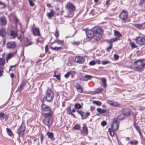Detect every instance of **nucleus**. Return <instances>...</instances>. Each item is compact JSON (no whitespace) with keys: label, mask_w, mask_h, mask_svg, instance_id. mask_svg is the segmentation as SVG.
Instances as JSON below:
<instances>
[{"label":"nucleus","mask_w":145,"mask_h":145,"mask_svg":"<svg viewBox=\"0 0 145 145\" xmlns=\"http://www.w3.org/2000/svg\"><path fill=\"white\" fill-rule=\"evenodd\" d=\"M41 107L42 112H45L42 114V115L44 117L52 116L53 112L49 106H47L44 103H42Z\"/></svg>","instance_id":"nucleus-1"},{"label":"nucleus","mask_w":145,"mask_h":145,"mask_svg":"<svg viewBox=\"0 0 145 145\" xmlns=\"http://www.w3.org/2000/svg\"><path fill=\"white\" fill-rule=\"evenodd\" d=\"M119 17L123 23H127L131 21L130 18L128 13L125 10H123L121 12Z\"/></svg>","instance_id":"nucleus-2"},{"label":"nucleus","mask_w":145,"mask_h":145,"mask_svg":"<svg viewBox=\"0 0 145 145\" xmlns=\"http://www.w3.org/2000/svg\"><path fill=\"white\" fill-rule=\"evenodd\" d=\"M94 34V39L96 40H99L101 37V33L102 29L99 27H95L93 29Z\"/></svg>","instance_id":"nucleus-3"},{"label":"nucleus","mask_w":145,"mask_h":145,"mask_svg":"<svg viewBox=\"0 0 145 145\" xmlns=\"http://www.w3.org/2000/svg\"><path fill=\"white\" fill-rule=\"evenodd\" d=\"M54 93L53 90L50 89H48L46 92L45 99L48 102L53 100Z\"/></svg>","instance_id":"nucleus-4"},{"label":"nucleus","mask_w":145,"mask_h":145,"mask_svg":"<svg viewBox=\"0 0 145 145\" xmlns=\"http://www.w3.org/2000/svg\"><path fill=\"white\" fill-rule=\"evenodd\" d=\"M26 127L24 124L22 123L18 129L17 133L19 137H23L24 136Z\"/></svg>","instance_id":"nucleus-5"},{"label":"nucleus","mask_w":145,"mask_h":145,"mask_svg":"<svg viewBox=\"0 0 145 145\" xmlns=\"http://www.w3.org/2000/svg\"><path fill=\"white\" fill-rule=\"evenodd\" d=\"M135 40L136 43L140 45L145 44V35H143L137 37Z\"/></svg>","instance_id":"nucleus-6"},{"label":"nucleus","mask_w":145,"mask_h":145,"mask_svg":"<svg viewBox=\"0 0 145 145\" xmlns=\"http://www.w3.org/2000/svg\"><path fill=\"white\" fill-rule=\"evenodd\" d=\"M76 112L81 116L82 120L86 119L90 115V112H86L85 114H84V112L81 110H77Z\"/></svg>","instance_id":"nucleus-7"},{"label":"nucleus","mask_w":145,"mask_h":145,"mask_svg":"<svg viewBox=\"0 0 145 145\" xmlns=\"http://www.w3.org/2000/svg\"><path fill=\"white\" fill-rule=\"evenodd\" d=\"M85 60V58L84 57L77 56L75 57L74 59V61L77 63L82 64L84 63Z\"/></svg>","instance_id":"nucleus-8"},{"label":"nucleus","mask_w":145,"mask_h":145,"mask_svg":"<svg viewBox=\"0 0 145 145\" xmlns=\"http://www.w3.org/2000/svg\"><path fill=\"white\" fill-rule=\"evenodd\" d=\"M32 31L33 35L35 36H40L41 34L39 28L33 27Z\"/></svg>","instance_id":"nucleus-9"},{"label":"nucleus","mask_w":145,"mask_h":145,"mask_svg":"<svg viewBox=\"0 0 145 145\" xmlns=\"http://www.w3.org/2000/svg\"><path fill=\"white\" fill-rule=\"evenodd\" d=\"M52 116H49L47 117H44L45 119L43 121L44 124L49 127L51 126L53 123V121L50 120V118Z\"/></svg>","instance_id":"nucleus-10"},{"label":"nucleus","mask_w":145,"mask_h":145,"mask_svg":"<svg viewBox=\"0 0 145 145\" xmlns=\"http://www.w3.org/2000/svg\"><path fill=\"white\" fill-rule=\"evenodd\" d=\"M107 103L110 105L114 107H120L121 106V105L120 103L112 100H108Z\"/></svg>","instance_id":"nucleus-11"},{"label":"nucleus","mask_w":145,"mask_h":145,"mask_svg":"<svg viewBox=\"0 0 145 145\" xmlns=\"http://www.w3.org/2000/svg\"><path fill=\"white\" fill-rule=\"evenodd\" d=\"M16 45L14 41L8 42L7 43V48L8 49H14L16 47Z\"/></svg>","instance_id":"nucleus-12"},{"label":"nucleus","mask_w":145,"mask_h":145,"mask_svg":"<svg viewBox=\"0 0 145 145\" xmlns=\"http://www.w3.org/2000/svg\"><path fill=\"white\" fill-rule=\"evenodd\" d=\"M86 33L88 37L92 38H94V34L93 30H88L86 31Z\"/></svg>","instance_id":"nucleus-13"},{"label":"nucleus","mask_w":145,"mask_h":145,"mask_svg":"<svg viewBox=\"0 0 145 145\" xmlns=\"http://www.w3.org/2000/svg\"><path fill=\"white\" fill-rule=\"evenodd\" d=\"M93 76L90 75L86 74L84 76H82L80 80L83 81H87L88 80H90L93 78Z\"/></svg>","instance_id":"nucleus-14"},{"label":"nucleus","mask_w":145,"mask_h":145,"mask_svg":"<svg viewBox=\"0 0 145 145\" xmlns=\"http://www.w3.org/2000/svg\"><path fill=\"white\" fill-rule=\"evenodd\" d=\"M10 36L12 39L15 38L18 35L17 31L13 30L10 31Z\"/></svg>","instance_id":"nucleus-15"},{"label":"nucleus","mask_w":145,"mask_h":145,"mask_svg":"<svg viewBox=\"0 0 145 145\" xmlns=\"http://www.w3.org/2000/svg\"><path fill=\"white\" fill-rule=\"evenodd\" d=\"M76 89L78 92L82 93H83V88L78 83H77L75 86Z\"/></svg>","instance_id":"nucleus-16"},{"label":"nucleus","mask_w":145,"mask_h":145,"mask_svg":"<svg viewBox=\"0 0 145 145\" xmlns=\"http://www.w3.org/2000/svg\"><path fill=\"white\" fill-rule=\"evenodd\" d=\"M16 52L17 51H16V52L13 53H9L7 54L6 58L7 62H8L9 59H10L15 56L16 53Z\"/></svg>","instance_id":"nucleus-17"},{"label":"nucleus","mask_w":145,"mask_h":145,"mask_svg":"<svg viewBox=\"0 0 145 145\" xmlns=\"http://www.w3.org/2000/svg\"><path fill=\"white\" fill-rule=\"evenodd\" d=\"M46 135H47L48 138H50V139L53 141L55 140V138L54 137V134L53 132H49L48 131Z\"/></svg>","instance_id":"nucleus-18"},{"label":"nucleus","mask_w":145,"mask_h":145,"mask_svg":"<svg viewBox=\"0 0 145 145\" xmlns=\"http://www.w3.org/2000/svg\"><path fill=\"white\" fill-rule=\"evenodd\" d=\"M26 85V83L25 81H23L18 86L17 90L18 91L21 92L23 89V88Z\"/></svg>","instance_id":"nucleus-19"},{"label":"nucleus","mask_w":145,"mask_h":145,"mask_svg":"<svg viewBox=\"0 0 145 145\" xmlns=\"http://www.w3.org/2000/svg\"><path fill=\"white\" fill-rule=\"evenodd\" d=\"M67 7L69 10L74 11L75 10V7L71 3H69L67 5Z\"/></svg>","instance_id":"nucleus-20"},{"label":"nucleus","mask_w":145,"mask_h":145,"mask_svg":"<svg viewBox=\"0 0 145 145\" xmlns=\"http://www.w3.org/2000/svg\"><path fill=\"white\" fill-rule=\"evenodd\" d=\"M7 35V31L5 28H1L0 29V36L4 37Z\"/></svg>","instance_id":"nucleus-21"},{"label":"nucleus","mask_w":145,"mask_h":145,"mask_svg":"<svg viewBox=\"0 0 145 145\" xmlns=\"http://www.w3.org/2000/svg\"><path fill=\"white\" fill-rule=\"evenodd\" d=\"M56 43L57 44L63 46L65 45V43L63 40L57 39L53 43Z\"/></svg>","instance_id":"nucleus-22"},{"label":"nucleus","mask_w":145,"mask_h":145,"mask_svg":"<svg viewBox=\"0 0 145 145\" xmlns=\"http://www.w3.org/2000/svg\"><path fill=\"white\" fill-rule=\"evenodd\" d=\"M55 13V12L53 10L51 9L50 12L47 13V16L49 19H51L52 17L54 16Z\"/></svg>","instance_id":"nucleus-23"},{"label":"nucleus","mask_w":145,"mask_h":145,"mask_svg":"<svg viewBox=\"0 0 145 145\" xmlns=\"http://www.w3.org/2000/svg\"><path fill=\"white\" fill-rule=\"evenodd\" d=\"M0 24L1 25L5 26L7 23V21L5 17H1L0 18Z\"/></svg>","instance_id":"nucleus-24"},{"label":"nucleus","mask_w":145,"mask_h":145,"mask_svg":"<svg viewBox=\"0 0 145 145\" xmlns=\"http://www.w3.org/2000/svg\"><path fill=\"white\" fill-rule=\"evenodd\" d=\"M135 68L136 71L138 72H141L144 69L142 65H139L136 66L135 67Z\"/></svg>","instance_id":"nucleus-25"},{"label":"nucleus","mask_w":145,"mask_h":145,"mask_svg":"<svg viewBox=\"0 0 145 145\" xmlns=\"http://www.w3.org/2000/svg\"><path fill=\"white\" fill-rule=\"evenodd\" d=\"M119 124H113L111 125V129L114 131H116L118 130L119 127Z\"/></svg>","instance_id":"nucleus-26"},{"label":"nucleus","mask_w":145,"mask_h":145,"mask_svg":"<svg viewBox=\"0 0 145 145\" xmlns=\"http://www.w3.org/2000/svg\"><path fill=\"white\" fill-rule=\"evenodd\" d=\"M102 82V86L104 88H106L107 87L106 80L105 78H102L101 79Z\"/></svg>","instance_id":"nucleus-27"},{"label":"nucleus","mask_w":145,"mask_h":145,"mask_svg":"<svg viewBox=\"0 0 145 145\" xmlns=\"http://www.w3.org/2000/svg\"><path fill=\"white\" fill-rule=\"evenodd\" d=\"M120 39H118V37H116L111 39L110 40H108L107 42L110 44H112L113 42H116Z\"/></svg>","instance_id":"nucleus-28"},{"label":"nucleus","mask_w":145,"mask_h":145,"mask_svg":"<svg viewBox=\"0 0 145 145\" xmlns=\"http://www.w3.org/2000/svg\"><path fill=\"white\" fill-rule=\"evenodd\" d=\"M67 114L69 115H70L74 118H76L75 115L71 113V107H69L67 109Z\"/></svg>","instance_id":"nucleus-29"},{"label":"nucleus","mask_w":145,"mask_h":145,"mask_svg":"<svg viewBox=\"0 0 145 145\" xmlns=\"http://www.w3.org/2000/svg\"><path fill=\"white\" fill-rule=\"evenodd\" d=\"M50 48L52 50L56 51H58L63 49V48L61 46H55L54 47H51Z\"/></svg>","instance_id":"nucleus-30"},{"label":"nucleus","mask_w":145,"mask_h":145,"mask_svg":"<svg viewBox=\"0 0 145 145\" xmlns=\"http://www.w3.org/2000/svg\"><path fill=\"white\" fill-rule=\"evenodd\" d=\"M114 36L116 37H118L119 39H120V37L122 36L121 35L120 33L118 31L115 30H114Z\"/></svg>","instance_id":"nucleus-31"},{"label":"nucleus","mask_w":145,"mask_h":145,"mask_svg":"<svg viewBox=\"0 0 145 145\" xmlns=\"http://www.w3.org/2000/svg\"><path fill=\"white\" fill-rule=\"evenodd\" d=\"M82 132L86 135H87L88 133V130L86 125H84L82 127Z\"/></svg>","instance_id":"nucleus-32"},{"label":"nucleus","mask_w":145,"mask_h":145,"mask_svg":"<svg viewBox=\"0 0 145 145\" xmlns=\"http://www.w3.org/2000/svg\"><path fill=\"white\" fill-rule=\"evenodd\" d=\"M97 112L100 114H102L105 113L106 112V110L104 109H102L100 108H97L96 109Z\"/></svg>","instance_id":"nucleus-33"},{"label":"nucleus","mask_w":145,"mask_h":145,"mask_svg":"<svg viewBox=\"0 0 145 145\" xmlns=\"http://www.w3.org/2000/svg\"><path fill=\"white\" fill-rule=\"evenodd\" d=\"M103 91V89L101 87H100L99 88H98L96 89L95 90V92L97 93H99L101 92H102Z\"/></svg>","instance_id":"nucleus-34"},{"label":"nucleus","mask_w":145,"mask_h":145,"mask_svg":"<svg viewBox=\"0 0 145 145\" xmlns=\"http://www.w3.org/2000/svg\"><path fill=\"white\" fill-rule=\"evenodd\" d=\"M5 63V59L3 58H0V67H3Z\"/></svg>","instance_id":"nucleus-35"},{"label":"nucleus","mask_w":145,"mask_h":145,"mask_svg":"<svg viewBox=\"0 0 145 145\" xmlns=\"http://www.w3.org/2000/svg\"><path fill=\"white\" fill-rule=\"evenodd\" d=\"M75 72L74 71H70L68 72H67V73L64 76L65 78H68L69 76L71 75H72L73 74V73H75Z\"/></svg>","instance_id":"nucleus-36"},{"label":"nucleus","mask_w":145,"mask_h":145,"mask_svg":"<svg viewBox=\"0 0 145 145\" xmlns=\"http://www.w3.org/2000/svg\"><path fill=\"white\" fill-rule=\"evenodd\" d=\"M7 132L8 135L10 137H12L13 135V133L12 131L9 128H7Z\"/></svg>","instance_id":"nucleus-37"},{"label":"nucleus","mask_w":145,"mask_h":145,"mask_svg":"<svg viewBox=\"0 0 145 145\" xmlns=\"http://www.w3.org/2000/svg\"><path fill=\"white\" fill-rule=\"evenodd\" d=\"M74 107L75 109H81L82 106L80 103H76L75 104Z\"/></svg>","instance_id":"nucleus-38"},{"label":"nucleus","mask_w":145,"mask_h":145,"mask_svg":"<svg viewBox=\"0 0 145 145\" xmlns=\"http://www.w3.org/2000/svg\"><path fill=\"white\" fill-rule=\"evenodd\" d=\"M108 131L109 132L110 135L112 137L114 136L115 134L114 132L116 131H114L112 130L110 128H109L108 129Z\"/></svg>","instance_id":"nucleus-39"},{"label":"nucleus","mask_w":145,"mask_h":145,"mask_svg":"<svg viewBox=\"0 0 145 145\" xmlns=\"http://www.w3.org/2000/svg\"><path fill=\"white\" fill-rule=\"evenodd\" d=\"M92 103L93 104H95L98 106H100L102 104L101 102L99 101H93Z\"/></svg>","instance_id":"nucleus-40"},{"label":"nucleus","mask_w":145,"mask_h":145,"mask_svg":"<svg viewBox=\"0 0 145 145\" xmlns=\"http://www.w3.org/2000/svg\"><path fill=\"white\" fill-rule=\"evenodd\" d=\"M73 11L69 10L67 12V15L68 17H72L73 15Z\"/></svg>","instance_id":"nucleus-41"},{"label":"nucleus","mask_w":145,"mask_h":145,"mask_svg":"<svg viewBox=\"0 0 145 145\" xmlns=\"http://www.w3.org/2000/svg\"><path fill=\"white\" fill-rule=\"evenodd\" d=\"M74 129L75 130H80L81 129V127L80 125L78 124H76L73 127Z\"/></svg>","instance_id":"nucleus-42"},{"label":"nucleus","mask_w":145,"mask_h":145,"mask_svg":"<svg viewBox=\"0 0 145 145\" xmlns=\"http://www.w3.org/2000/svg\"><path fill=\"white\" fill-rule=\"evenodd\" d=\"M56 72H55L54 74L53 75V77H56L57 80H60L61 79V75L59 74L58 75H56Z\"/></svg>","instance_id":"nucleus-43"},{"label":"nucleus","mask_w":145,"mask_h":145,"mask_svg":"<svg viewBox=\"0 0 145 145\" xmlns=\"http://www.w3.org/2000/svg\"><path fill=\"white\" fill-rule=\"evenodd\" d=\"M134 26L137 28L139 29H141L142 27V24H135L134 25Z\"/></svg>","instance_id":"nucleus-44"},{"label":"nucleus","mask_w":145,"mask_h":145,"mask_svg":"<svg viewBox=\"0 0 145 145\" xmlns=\"http://www.w3.org/2000/svg\"><path fill=\"white\" fill-rule=\"evenodd\" d=\"M36 0H28V2L30 6L31 7H33L35 5V4L33 2H35Z\"/></svg>","instance_id":"nucleus-45"},{"label":"nucleus","mask_w":145,"mask_h":145,"mask_svg":"<svg viewBox=\"0 0 145 145\" xmlns=\"http://www.w3.org/2000/svg\"><path fill=\"white\" fill-rule=\"evenodd\" d=\"M58 22L60 24H64L65 22L64 19L62 18H60L58 19Z\"/></svg>","instance_id":"nucleus-46"},{"label":"nucleus","mask_w":145,"mask_h":145,"mask_svg":"<svg viewBox=\"0 0 145 145\" xmlns=\"http://www.w3.org/2000/svg\"><path fill=\"white\" fill-rule=\"evenodd\" d=\"M4 68L3 67H0V77H1L3 76V73L4 72Z\"/></svg>","instance_id":"nucleus-47"},{"label":"nucleus","mask_w":145,"mask_h":145,"mask_svg":"<svg viewBox=\"0 0 145 145\" xmlns=\"http://www.w3.org/2000/svg\"><path fill=\"white\" fill-rule=\"evenodd\" d=\"M130 45H131V47L132 48H136L137 47V46L135 44V43L131 41L130 43Z\"/></svg>","instance_id":"nucleus-48"},{"label":"nucleus","mask_w":145,"mask_h":145,"mask_svg":"<svg viewBox=\"0 0 145 145\" xmlns=\"http://www.w3.org/2000/svg\"><path fill=\"white\" fill-rule=\"evenodd\" d=\"M133 126L138 132L140 131V127L138 126H137L135 125V122H134V123Z\"/></svg>","instance_id":"nucleus-49"},{"label":"nucleus","mask_w":145,"mask_h":145,"mask_svg":"<svg viewBox=\"0 0 145 145\" xmlns=\"http://www.w3.org/2000/svg\"><path fill=\"white\" fill-rule=\"evenodd\" d=\"M54 35L57 39L59 37V32L57 29H56Z\"/></svg>","instance_id":"nucleus-50"},{"label":"nucleus","mask_w":145,"mask_h":145,"mask_svg":"<svg viewBox=\"0 0 145 145\" xmlns=\"http://www.w3.org/2000/svg\"><path fill=\"white\" fill-rule=\"evenodd\" d=\"M5 114L4 113H0V119L1 120H3L5 117Z\"/></svg>","instance_id":"nucleus-51"},{"label":"nucleus","mask_w":145,"mask_h":145,"mask_svg":"<svg viewBox=\"0 0 145 145\" xmlns=\"http://www.w3.org/2000/svg\"><path fill=\"white\" fill-rule=\"evenodd\" d=\"M123 114L127 116H130L131 114V111L130 110H128L127 112H125L124 111H123Z\"/></svg>","instance_id":"nucleus-52"},{"label":"nucleus","mask_w":145,"mask_h":145,"mask_svg":"<svg viewBox=\"0 0 145 145\" xmlns=\"http://www.w3.org/2000/svg\"><path fill=\"white\" fill-rule=\"evenodd\" d=\"M17 65V64H16L14 65H12L10 66L9 69V71H13V70L12 69V68H15V67Z\"/></svg>","instance_id":"nucleus-53"},{"label":"nucleus","mask_w":145,"mask_h":145,"mask_svg":"<svg viewBox=\"0 0 145 145\" xmlns=\"http://www.w3.org/2000/svg\"><path fill=\"white\" fill-rule=\"evenodd\" d=\"M112 44H110L109 46L107 48L106 50L107 52H109L112 49Z\"/></svg>","instance_id":"nucleus-54"},{"label":"nucleus","mask_w":145,"mask_h":145,"mask_svg":"<svg viewBox=\"0 0 145 145\" xmlns=\"http://www.w3.org/2000/svg\"><path fill=\"white\" fill-rule=\"evenodd\" d=\"M96 64V62L95 61L93 60L91 61L89 63V64L90 65H94Z\"/></svg>","instance_id":"nucleus-55"},{"label":"nucleus","mask_w":145,"mask_h":145,"mask_svg":"<svg viewBox=\"0 0 145 145\" xmlns=\"http://www.w3.org/2000/svg\"><path fill=\"white\" fill-rule=\"evenodd\" d=\"M112 124H119V123L118 122L117 119L116 118H115L113 120Z\"/></svg>","instance_id":"nucleus-56"},{"label":"nucleus","mask_w":145,"mask_h":145,"mask_svg":"<svg viewBox=\"0 0 145 145\" xmlns=\"http://www.w3.org/2000/svg\"><path fill=\"white\" fill-rule=\"evenodd\" d=\"M40 135V138L41 140V143H42V141L44 139V135L42 134H41Z\"/></svg>","instance_id":"nucleus-57"},{"label":"nucleus","mask_w":145,"mask_h":145,"mask_svg":"<svg viewBox=\"0 0 145 145\" xmlns=\"http://www.w3.org/2000/svg\"><path fill=\"white\" fill-rule=\"evenodd\" d=\"M37 41L38 42L43 43L42 39L41 37H39L37 39Z\"/></svg>","instance_id":"nucleus-58"},{"label":"nucleus","mask_w":145,"mask_h":145,"mask_svg":"<svg viewBox=\"0 0 145 145\" xmlns=\"http://www.w3.org/2000/svg\"><path fill=\"white\" fill-rule=\"evenodd\" d=\"M110 63L109 61H106V60L103 61L102 62V63L103 65H105L109 63Z\"/></svg>","instance_id":"nucleus-59"},{"label":"nucleus","mask_w":145,"mask_h":145,"mask_svg":"<svg viewBox=\"0 0 145 145\" xmlns=\"http://www.w3.org/2000/svg\"><path fill=\"white\" fill-rule=\"evenodd\" d=\"M10 76L12 81L13 80V78H15V76L13 73H11L10 74Z\"/></svg>","instance_id":"nucleus-60"},{"label":"nucleus","mask_w":145,"mask_h":145,"mask_svg":"<svg viewBox=\"0 0 145 145\" xmlns=\"http://www.w3.org/2000/svg\"><path fill=\"white\" fill-rule=\"evenodd\" d=\"M114 59L115 60H118L119 58V56L117 54H114Z\"/></svg>","instance_id":"nucleus-61"},{"label":"nucleus","mask_w":145,"mask_h":145,"mask_svg":"<svg viewBox=\"0 0 145 145\" xmlns=\"http://www.w3.org/2000/svg\"><path fill=\"white\" fill-rule=\"evenodd\" d=\"M106 124L107 122L105 121H103L101 123V125L103 126L106 125Z\"/></svg>","instance_id":"nucleus-62"},{"label":"nucleus","mask_w":145,"mask_h":145,"mask_svg":"<svg viewBox=\"0 0 145 145\" xmlns=\"http://www.w3.org/2000/svg\"><path fill=\"white\" fill-rule=\"evenodd\" d=\"M45 48L46 53H47L49 50L48 46L47 44L45 46Z\"/></svg>","instance_id":"nucleus-63"},{"label":"nucleus","mask_w":145,"mask_h":145,"mask_svg":"<svg viewBox=\"0 0 145 145\" xmlns=\"http://www.w3.org/2000/svg\"><path fill=\"white\" fill-rule=\"evenodd\" d=\"M94 10L93 9H92L91 10L90 12V15H91L92 16H93L95 15V14L93 12Z\"/></svg>","instance_id":"nucleus-64"}]
</instances>
